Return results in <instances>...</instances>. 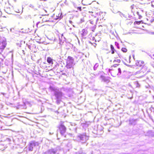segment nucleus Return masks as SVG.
Wrapping results in <instances>:
<instances>
[{
    "label": "nucleus",
    "instance_id": "nucleus-1",
    "mask_svg": "<svg viewBox=\"0 0 154 154\" xmlns=\"http://www.w3.org/2000/svg\"><path fill=\"white\" fill-rule=\"evenodd\" d=\"M121 60L120 59H115L113 62V64L111 68H116L118 67V70L119 71V73L120 74L122 73V70L125 72V65L121 64Z\"/></svg>",
    "mask_w": 154,
    "mask_h": 154
},
{
    "label": "nucleus",
    "instance_id": "nucleus-2",
    "mask_svg": "<svg viewBox=\"0 0 154 154\" xmlns=\"http://www.w3.org/2000/svg\"><path fill=\"white\" fill-rule=\"evenodd\" d=\"M73 58L70 57L68 56L66 60V66L67 68L70 69L72 68L73 65Z\"/></svg>",
    "mask_w": 154,
    "mask_h": 154
},
{
    "label": "nucleus",
    "instance_id": "nucleus-3",
    "mask_svg": "<svg viewBox=\"0 0 154 154\" xmlns=\"http://www.w3.org/2000/svg\"><path fill=\"white\" fill-rule=\"evenodd\" d=\"M111 69H109V72L111 73L112 76L113 77L116 76L119 73L117 71V69H115V68H111Z\"/></svg>",
    "mask_w": 154,
    "mask_h": 154
},
{
    "label": "nucleus",
    "instance_id": "nucleus-4",
    "mask_svg": "<svg viewBox=\"0 0 154 154\" xmlns=\"http://www.w3.org/2000/svg\"><path fill=\"white\" fill-rule=\"evenodd\" d=\"M60 132L61 134H63L66 131V128L63 125H61L59 127Z\"/></svg>",
    "mask_w": 154,
    "mask_h": 154
},
{
    "label": "nucleus",
    "instance_id": "nucleus-5",
    "mask_svg": "<svg viewBox=\"0 0 154 154\" xmlns=\"http://www.w3.org/2000/svg\"><path fill=\"white\" fill-rule=\"evenodd\" d=\"M38 145L39 143L38 142H32L30 144L29 150L32 151L34 146H38Z\"/></svg>",
    "mask_w": 154,
    "mask_h": 154
},
{
    "label": "nucleus",
    "instance_id": "nucleus-6",
    "mask_svg": "<svg viewBox=\"0 0 154 154\" xmlns=\"http://www.w3.org/2000/svg\"><path fill=\"white\" fill-rule=\"evenodd\" d=\"M136 66L138 67H142L145 65L144 61L141 60L137 61L136 63Z\"/></svg>",
    "mask_w": 154,
    "mask_h": 154
},
{
    "label": "nucleus",
    "instance_id": "nucleus-7",
    "mask_svg": "<svg viewBox=\"0 0 154 154\" xmlns=\"http://www.w3.org/2000/svg\"><path fill=\"white\" fill-rule=\"evenodd\" d=\"M149 71L148 68L144 65V66L141 67V72L143 74H146Z\"/></svg>",
    "mask_w": 154,
    "mask_h": 154
},
{
    "label": "nucleus",
    "instance_id": "nucleus-8",
    "mask_svg": "<svg viewBox=\"0 0 154 154\" xmlns=\"http://www.w3.org/2000/svg\"><path fill=\"white\" fill-rule=\"evenodd\" d=\"M101 77L102 79V80L104 82L107 83H108L110 82V80L109 78L103 76L102 75L101 76Z\"/></svg>",
    "mask_w": 154,
    "mask_h": 154
},
{
    "label": "nucleus",
    "instance_id": "nucleus-9",
    "mask_svg": "<svg viewBox=\"0 0 154 154\" xmlns=\"http://www.w3.org/2000/svg\"><path fill=\"white\" fill-rule=\"evenodd\" d=\"M147 21H149V22L152 23L154 21V18L152 16L150 15L148 16L147 18Z\"/></svg>",
    "mask_w": 154,
    "mask_h": 154
},
{
    "label": "nucleus",
    "instance_id": "nucleus-10",
    "mask_svg": "<svg viewBox=\"0 0 154 154\" xmlns=\"http://www.w3.org/2000/svg\"><path fill=\"white\" fill-rule=\"evenodd\" d=\"M143 23V21L141 20L140 21H136L134 23V25H140V24H142Z\"/></svg>",
    "mask_w": 154,
    "mask_h": 154
},
{
    "label": "nucleus",
    "instance_id": "nucleus-11",
    "mask_svg": "<svg viewBox=\"0 0 154 154\" xmlns=\"http://www.w3.org/2000/svg\"><path fill=\"white\" fill-rule=\"evenodd\" d=\"M110 49L111 51V54H114L115 53V52L116 51V50L114 49V47L113 45H110Z\"/></svg>",
    "mask_w": 154,
    "mask_h": 154
},
{
    "label": "nucleus",
    "instance_id": "nucleus-12",
    "mask_svg": "<svg viewBox=\"0 0 154 154\" xmlns=\"http://www.w3.org/2000/svg\"><path fill=\"white\" fill-rule=\"evenodd\" d=\"M131 8H132V11L134 12L135 11H135L134 9L135 8H136V9H137V8H136L135 5H133L131 6Z\"/></svg>",
    "mask_w": 154,
    "mask_h": 154
},
{
    "label": "nucleus",
    "instance_id": "nucleus-13",
    "mask_svg": "<svg viewBox=\"0 0 154 154\" xmlns=\"http://www.w3.org/2000/svg\"><path fill=\"white\" fill-rule=\"evenodd\" d=\"M47 61L48 63L50 64H52V59L50 57H48L47 59Z\"/></svg>",
    "mask_w": 154,
    "mask_h": 154
},
{
    "label": "nucleus",
    "instance_id": "nucleus-14",
    "mask_svg": "<svg viewBox=\"0 0 154 154\" xmlns=\"http://www.w3.org/2000/svg\"><path fill=\"white\" fill-rule=\"evenodd\" d=\"M122 51L124 53H126L127 52L128 50L127 48L125 47H123L121 49Z\"/></svg>",
    "mask_w": 154,
    "mask_h": 154
},
{
    "label": "nucleus",
    "instance_id": "nucleus-15",
    "mask_svg": "<svg viewBox=\"0 0 154 154\" xmlns=\"http://www.w3.org/2000/svg\"><path fill=\"white\" fill-rule=\"evenodd\" d=\"M85 137V135H81L79 136V137L81 140H83L84 138Z\"/></svg>",
    "mask_w": 154,
    "mask_h": 154
},
{
    "label": "nucleus",
    "instance_id": "nucleus-16",
    "mask_svg": "<svg viewBox=\"0 0 154 154\" xmlns=\"http://www.w3.org/2000/svg\"><path fill=\"white\" fill-rule=\"evenodd\" d=\"M137 15L139 16V19H141L142 17V16L140 15L139 14V13L138 12H137Z\"/></svg>",
    "mask_w": 154,
    "mask_h": 154
},
{
    "label": "nucleus",
    "instance_id": "nucleus-17",
    "mask_svg": "<svg viewBox=\"0 0 154 154\" xmlns=\"http://www.w3.org/2000/svg\"><path fill=\"white\" fill-rule=\"evenodd\" d=\"M1 45H2V48H1L3 49L5 48V47H6V45H5V44L3 45V43H2L1 44Z\"/></svg>",
    "mask_w": 154,
    "mask_h": 154
},
{
    "label": "nucleus",
    "instance_id": "nucleus-18",
    "mask_svg": "<svg viewBox=\"0 0 154 154\" xmlns=\"http://www.w3.org/2000/svg\"><path fill=\"white\" fill-rule=\"evenodd\" d=\"M63 16L62 15L61 13L60 14V17L58 16V19H61L63 17Z\"/></svg>",
    "mask_w": 154,
    "mask_h": 154
},
{
    "label": "nucleus",
    "instance_id": "nucleus-19",
    "mask_svg": "<svg viewBox=\"0 0 154 154\" xmlns=\"http://www.w3.org/2000/svg\"><path fill=\"white\" fill-rule=\"evenodd\" d=\"M151 6L152 8H154V1L152 2Z\"/></svg>",
    "mask_w": 154,
    "mask_h": 154
},
{
    "label": "nucleus",
    "instance_id": "nucleus-20",
    "mask_svg": "<svg viewBox=\"0 0 154 154\" xmlns=\"http://www.w3.org/2000/svg\"><path fill=\"white\" fill-rule=\"evenodd\" d=\"M140 87V85L139 84V83L137 82L136 83V87Z\"/></svg>",
    "mask_w": 154,
    "mask_h": 154
},
{
    "label": "nucleus",
    "instance_id": "nucleus-21",
    "mask_svg": "<svg viewBox=\"0 0 154 154\" xmlns=\"http://www.w3.org/2000/svg\"><path fill=\"white\" fill-rule=\"evenodd\" d=\"M77 8V9L78 10H79L80 11H81L82 10H81V7H78Z\"/></svg>",
    "mask_w": 154,
    "mask_h": 154
},
{
    "label": "nucleus",
    "instance_id": "nucleus-22",
    "mask_svg": "<svg viewBox=\"0 0 154 154\" xmlns=\"http://www.w3.org/2000/svg\"><path fill=\"white\" fill-rule=\"evenodd\" d=\"M113 0L114 1H119V0Z\"/></svg>",
    "mask_w": 154,
    "mask_h": 154
},
{
    "label": "nucleus",
    "instance_id": "nucleus-23",
    "mask_svg": "<svg viewBox=\"0 0 154 154\" xmlns=\"http://www.w3.org/2000/svg\"><path fill=\"white\" fill-rule=\"evenodd\" d=\"M12 29H10V31H11V32H12Z\"/></svg>",
    "mask_w": 154,
    "mask_h": 154
},
{
    "label": "nucleus",
    "instance_id": "nucleus-24",
    "mask_svg": "<svg viewBox=\"0 0 154 154\" xmlns=\"http://www.w3.org/2000/svg\"><path fill=\"white\" fill-rule=\"evenodd\" d=\"M94 44L95 45L94 46L95 47L96 46V44L95 43H94Z\"/></svg>",
    "mask_w": 154,
    "mask_h": 154
},
{
    "label": "nucleus",
    "instance_id": "nucleus-25",
    "mask_svg": "<svg viewBox=\"0 0 154 154\" xmlns=\"http://www.w3.org/2000/svg\"><path fill=\"white\" fill-rule=\"evenodd\" d=\"M89 12H90V13H91H91H93V12H90V11H89Z\"/></svg>",
    "mask_w": 154,
    "mask_h": 154
},
{
    "label": "nucleus",
    "instance_id": "nucleus-26",
    "mask_svg": "<svg viewBox=\"0 0 154 154\" xmlns=\"http://www.w3.org/2000/svg\"><path fill=\"white\" fill-rule=\"evenodd\" d=\"M119 57L120 58H121V56H119Z\"/></svg>",
    "mask_w": 154,
    "mask_h": 154
},
{
    "label": "nucleus",
    "instance_id": "nucleus-27",
    "mask_svg": "<svg viewBox=\"0 0 154 154\" xmlns=\"http://www.w3.org/2000/svg\"><path fill=\"white\" fill-rule=\"evenodd\" d=\"M153 67H154V64L153 65Z\"/></svg>",
    "mask_w": 154,
    "mask_h": 154
},
{
    "label": "nucleus",
    "instance_id": "nucleus-28",
    "mask_svg": "<svg viewBox=\"0 0 154 154\" xmlns=\"http://www.w3.org/2000/svg\"><path fill=\"white\" fill-rule=\"evenodd\" d=\"M84 0H82V1H84Z\"/></svg>",
    "mask_w": 154,
    "mask_h": 154
}]
</instances>
